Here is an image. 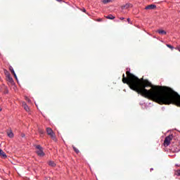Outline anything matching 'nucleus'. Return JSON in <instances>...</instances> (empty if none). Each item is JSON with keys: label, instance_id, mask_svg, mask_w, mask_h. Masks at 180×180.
I'll return each mask as SVG.
<instances>
[{"label": "nucleus", "instance_id": "obj_8", "mask_svg": "<svg viewBox=\"0 0 180 180\" xmlns=\"http://www.w3.org/2000/svg\"><path fill=\"white\" fill-rule=\"evenodd\" d=\"M0 155L1 157H3V158H6V153L2 150V149H0Z\"/></svg>", "mask_w": 180, "mask_h": 180}, {"label": "nucleus", "instance_id": "obj_2", "mask_svg": "<svg viewBox=\"0 0 180 180\" xmlns=\"http://www.w3.org/2000/svg\"><path fill=\"white\" fill-rule=\"evenodd\" d=\"M172 139H174V135L172 134L169 135L165 139V141H164L165 147H168V146L171 144V141L172 140Z\"/></svg>", "mask_w": 180, "mask_h": 180}, {"label": "nucleus", "instance_id": "obj_29", "mask_svg": "<svg viewBox=\"0 0 180 180\" xmlns=\"http://www.w3.org/2000/svg\"><path fill=\"white\" fill-rule=\"evenodd\" d=\"M179 51L180 52V49H179Z\"/></svg>", "mask_w": 180, "mask_h": 180}, {"label": "nucleus", "instance_id": "obj_26", "mask_svg": "<svg viewBox=\"0 0 180 180\" xmlns=\"http://www.w3.org/2000/svg\"><path fill=\"white\" fill-rule=\"evenodd\" d=\"M2 111V108L0 107V112H1Z\"/></svg>", "mask_w": 180, "mask_h": 180}, {"label": "nucleus", "instance_id": "obj_18", "mask_svg": "<svg viewBox=\"0 0 180 180\" xmlns=\"http://www.w3.org/2000/svg\"><path fill=\"white\" fill-rule=\"evenodd\" d=\"M39 134L41 135V134H44V131L41 130V129H39Z\"/></svg>", "mask_w": 180, "mask_h": 180}, {"label": "nucleus", "instance_id": "obj_7", "mask_svg": "<svg viewBox=\"0 0 180 180\" xmlns=\"http://www.w3.org/2000/svg\"><path fill=\"white\" fill-rule=\"evenodd\" d=\"M7 136L8 137H9L10 139H13V136H15L13 134V132L12 131V130H10L7 132Z\"/></svg>", "mask_w": 180, "mask_h": 180}, {"label": "nucleus", "instance_id": "obj_17", "mask_svg": "<svg viewBox=\"0 0 180 180\" xmlns=\"http://www.w3.org/2000/svg\"><path fill=\"white\" fill-rule=\"evenodd\" d=\"M73 149L75 150V153H77L78 154V153H79V150L78 149H77V148L73 146Z\"/></svg>", "mask_w": 180, "mask_h": 180}, {"label": "nucleus", "instance_id": "obj_4", "mask_svg": "<svg viewBox=\"0 0 180 180\" xmlns=\"http://www.w3.org/2000/svg\"><path fill=\"white\" fill-rule=\"evenodd\" d=\"M46 133L49 136L51 137V139L56 140V134H54V131H53V129H51V128H46Z\"/></svg>", "mask_w": 180, "mask_h": 180}, {"label": "nucleus", "instance_id": "obj_24", "mask_svg": "<svg viewBox=\"0 0 180 180\" xmlns=\"http://www.w3.org/2000/svg\"><path fill=\"white\" fill-rule=\"evenodd\" d=\"M83 12H86V10H85V8H84Z\"/></svg>", "mask_w": 180, "mask_h": 180}, {"label": "nucleus", "instance_id": "obj_10", "mask_svg": "<svg viewBox=\"0 0 180 180\" xmlns=\"http://www.w3.org/2000/svg\"><path fill=\"white\" fill-rule=\"evenodd\" d=\"M158 33H159V34H167V32H165V30H158Z\"/></svg>", "mask_w": 180, "mask_h": 180}, {"label": "nucleus", "instance_id": "obj_3", "mask_svg": "<svg viewBox=\"0 0 180 180\" xmlns=\"http://www.w3.org/2000/svg\"><path fill=\"white\" fill-rule=\"evenodd\" d=\"M36 148L37 149V154L39 157H44V152L43 151V148H41V146L37 145L36 146Z\"/></svg>", "mask_w": 180, "mask_h": 180}, {"label": "nucleus", "instance_id": "obj_20", "mask_svg": "<svg viewBox=\"0 0 180 180\" xmlns=\"http://www.w3.org/2000/svg\"><path fill=\"white\" fill-rule=\"evenodd\" d=\"M127 20L128 23H130L131 25V22H130V18H127Z\"/></svg>", "mask_w": 180, "mask_h": 180}, {"label": "nucleus", "instance_id": "obj_12", "mask_svg": "<svg viewBox=\"0 0 180 180\" xmlns=\"http://www.w3.org/2000/svg\"><path fill=\"white\" fill-rule=\"evenodd\" d=\"M49 165H50V167H56V163L53 161L50 160L49 162Z\"/></svg>", "mask_w": 180, "mask_h": 180}, {"label": "nucleus", "instance_id": "obj_22", "mask_svg": "<svg viewBox=\"0 0 180 180\" xmlns=\"http://www.w3.org/2000/svg\"><path fill=\"white\" fill-rule=\"evenodd\" d=\"M176 174H177L179 176H180V170H177V171H176Z\"/></svg>", "mask_w": 180, "mask_h": 180}, {"label": "nucleus", "instance_id": "obj_11", "mask_svg": "<svg viewBox=\"0 0 180 180\" xmlns=\"http://www.w3.org/2000/svg\"><path fill=\"white\" fill-rule=\"evenodd\" d=\"M7 79L9 82H13V79L11 77V75H7Z\"/></svg>", "mask_w": 180, "mask_h": 180}, {"label": "nucleus", "instance_id": "obj_28", "mask_svg": "<svg viewBox=\"0 0 180 180\" xmlns=\"http://www.w3.org/2000/svg\"><path fill=\"white\" fill-rule=\"evenodd\" d=\"M56 1H58V2H60V0H56Z\"/></svg>", "mask_w": 180, "mask_h": 180}, {"label": "nucleus", "instance_id": "obj_5", "mask_svg": "<svg viewBox=\"0 0 180 180\" xmlns=\"http://www.w3.org/2000/svg\"><path fill=\"white\" fill-rule=\"evenodd\" d=\"M155 8H157V6L154 5V4H150L147 6L145 9L146 10H151V9H155Z\"/></svg>", "mask_w": 180, "mask_h": 180}, {"label": "nucleus", "instance_id": "obj_1", "mask_svg": "<svg viewBox=\"0 0 180 180\" xmlns=\"http://www.w3.org/2000/svg\"><path fill=\"white\" fill-rule=\"evenodd\" d=\"M127 77L123 75L122 82L127 84L129 88L138 94L151 99L160 105H176L180 106V96L171 88L154 86L144 79H139L134 75L127 71Z\"/></svg>", "mask_w": 180, "mask_h": 180}, {"label": "nucleus", "instance_id": "obj_23", "mask_svg": "<svg viewBox=\"0 0 180 180\" xmlns=\"http://www.w3.org/2000/svg\"><path fill=\"white\" fill-rule=\"evenodd\" d=\"M25 134H21V137H25Z\"/></svg>", "mask_w": 180, "mask_h": 180}, {"label": "nucleus", "instance_id": "obj_13", "mask_svg": "<svg viewBox=\"0 0 180 180\" xmlns=\"http://www.w3.org/2000/svg\"><path fill=\"white\" fill-rule=\"evenodd\" d=\"M106 18L110 19V20H113V19H115V16H113L112 15H109L106 16Z\"/></svg>", "mask_w": 180, "mask_h": 180}, {"label": "nucleus", "instance_id": "obj_27", "mask_svg": "<svg viewBox=\"0 0 180 180\" xmlns=\"http://www.w3.org/2000/svg\"><path fill=\"white\" fill-rule=\"evenodd\" d=\"M153 169H154L151 168V169H150V171H153Z\"/></svg>", "mask_w": 180, "mask_h": 180}, {"label": "nucleus", "instance_id": "obj_19", "mask_svg": "<svg viewBox=\"0 0 180 180\" xmlns=\"http://www.w3.org/2000/svg\"><path fill=\"white\" fill-rule=\"evenodd\" d=\"M13 75H14L15 79L18 81V76H16V73H13Z\"/></svg>", "mask_w": 180, "mask_h": 180}, {"label": "nucleus", "instance_id": "obj_16", "mask_svg": "<svg viewBox=\"0 0 180 180\" xmlns=\"http://www.w3.org/2000/svg\"><path fill=\"white\" fill-rule=\"evenodd\" d=\"M166 46H167V47H168L169 49H171L172 50H173V49H174V46H172V45L167 44Z\"/></svg>", "mask_w": 180, "mask_h": 180}, {"label": "nucleus", "instance_id": "obj_6", "mask_svg": "<svg viewBox=\"0 0 180 180\" xmlns=\"http://www.w3.org/2000/svg\"><path fill=\"white\" fill-rule=\"evenodd\" d=\"M22 107L24 108L25 110H26V112H29V110H30L29 108V106L27 105V104H26L25 102L22 103Z\"/></svg>", "mask_w": 180, "mask_h": 180}, {"label": "nucleus", "instance_id": "obj_14", "mask_svg": "<svg viewBox=\"0 0 180 180\" xmlns=\"http://www.w3.org/2000/svg\"><path fill=\"white\" fill-rule=\"evenodd\" d=\"M103 4H109V2H113V0H102Z\"/></svg>", "mask_w": 180, "mask_h": 180}, {"label": "nucleus", "instance_id": "obj_15", "mask_svg": "<svg viewBox=\"0 0 180 180\" xmlns=\"http://www.w3.org/2000/svg\"><path fill=\"white\" fill-rule=\"evenodd\" d=\"M9 70L12 72V74H15V70H13V68L12 66H10Z\"/></svg>", "mask_w": 180, "mask_h": 180}, {"label": "nucleus", "instance_id": "obj_25", "mask_svg": "<svg viewBox=\"0 0 180 180\" xmlns=\"http://www.w3.org/2000/svg\"><path fill=\"white\" fill-rule=\"evenodd\" d=\"M124 19V18H120L121 20H123Z\"/></svg>", "mask_w": 180, "mask_h": 180}, {"label": "nucleus", "instance_id": "obj_21", "mask_svg": "<svg viewBox=\"0 0 180 180\" xmlns=\"http://www.w3.org/2000/svg\"><path fill=\"white\" fill-rule=\"evenodd\" d=\"M25 101H27V102H30V99H29L27 97H25Z\"/></svg>", "mask_w": 180, "mask_h": 180}, {"label": "nucleus", "instance_id": "obj_9", "mask_svg": "<svg viewBox=\"0 0 180 180\" xmlns=\"http://www.w3.org/2000/svg\"><path fill=\"white\" fill-rule=\"evenodd\" d=\"M130 6H131V4H127L124 6H122V9H129V8H130Z\"/></svg>", "mask_w": 180, "mask_h": 180}]
</instances>
